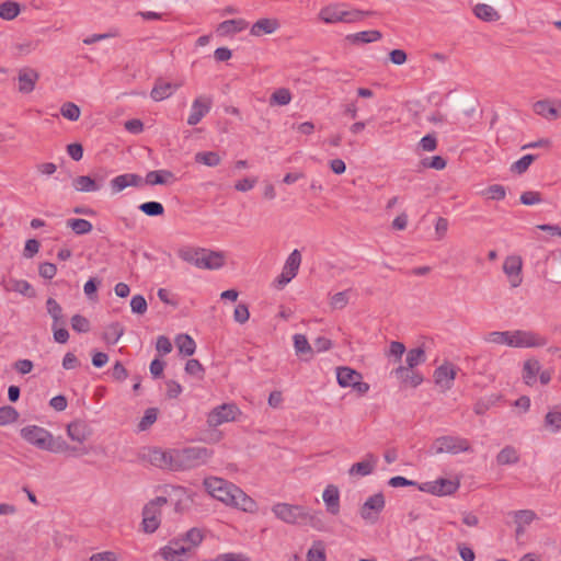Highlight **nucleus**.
I'll return each mask as SVG.
<instances>
[{"label": "nucleus", "mask_w": 561, "mask_h": 561, "mask_svg": "<svg viewBox=\"0 0 561 561\" xmlns=\"http://www.w3.org/2000/svg\"><path fill=\"white\" fill-rule=\"evenodd\" d=\"M20 436L30 445L41 450L50 453H69L73 456L85 455L84 447L70 446L60 436L54 437L53 434L44 427L37 425H27L20 430Z\"/></svg>", "instance_id": "1"}, {"label": "nucleus", "mask_w": 561, "mask_h": 561, "mask_svg": "<svg viewBox=\"0 0 561 561\" xmlns=\"http://www.w3.org/2000/svg\"><path fill=\"white\" fill-rule=\"evenodd\" d=\"M272 512L282 522L290 525L310 526L317 530L324 529V523L320 511H310L302 505L289 503H276Z\"/></svg>", "instance_id": "2"}, {"label": "nucleus", "mask_w": 561, "mask_h": 561, "mask_svg": "<svg viewBox=\"0 0 561 561\" xmlns=\"http://www.w3.org/2000/svg\"><path fill=\"white\" fill-rule=\"evenodd\" d=\"M173 470L184 471L202 467L213 457L214 451L206 447L192 446L180 449H173Z\"/></svg>", "instance_id": "3"}, {"label": "nucleus", "mask_w": 561, "mask_h": 561, "mask_svg": "<svg viewBox=\"0 0 561 561\" xmlns=\"http://www.w3.org/2000/svg\"><path fill=\"white\" fill-rule=\"evenodd\" d=\"M431 450L433 454H451L457 455L460 453H472L473 449L471 447L470 442L467 438L460 437V436H453V435H444L437 437L432 447Z\"/></svg>", "instance_id": "4"}, {"label": "nucleus", "mask_w": 561, "mask_h": 561, "mask_svg": "<svg viewBox=\"0 0 561 561\" xmlns=\"http://www.w3.org/2000/svg\"><path fill=\"white\" fill-rule=\"evenodd\" d=\"M167 497L157 496L147 503L142 510V530L147 534L154 533L160 526V507L167 504Z\"/></svg>", "instance_id": "5"}, {"label": "nucleus", "mask_w": 561, "mask_h": 561, "mask_svg": "<svg viewBox=\"0 0 561 561\" xmlns=\"http://www.w3.org/2000/svg\"><path fill=\"white\" fill-rule=\"evenodd\" d=\"M204 485L207 490V492L215 499H217L218 501L225 503V504H229V502H231V496L230 494L233 493L232 489L233 488H237L236 484L225 480V479H221V478H207L204 480Z\"/></svg>", "instance_id": "6"}, {"label": "nucleus", "mask_w": 561, "mask_h": 561, "mask_svg": "<svg viewBox=\"0 0 561 561\" xmlns=\"http://www.w3.org/2000/svg\"><path fill=\"white\" fill-rule=\"evenodd\" d=\"M239 408L234 403H222L214 408L207 415V424L209 427H217L224 423L236 420L237 414H240Z\"/></svg>", "instance_id": "7"}, {"label": "nucleus", "mask_w": 561, "mask_h": 561, "mask_svg": "<svg viewBox=\"0 0 561 561\" xmlns=\"http://www.w3.org/2000/svg\"><path fill=\"white\" fill-rule=\"evenodd\" d=\"M459 486L460 483L458 480L439 478L435 481H428L420 484L419 490L433 495L445 496L454 494Z\"/></svg>", "instance_id": "8"}, {"label": "nucleus", "mask_w": 561, "mask_h": 561, "mask_svg": "<svg viewBox=\"0 0 561 561\" xmlns=\"http://www.w3.org/2000/svg\"><path fill=\"white\" fill-rule=\"evenodd\" d=\"M385 503V496L380 492L369 496L360 507L362 518L370 524L376 523Z\"/></svg>", "instance_id": "9"}, {"label": "nucleus", "mask_w": 561, "mask_h": 561, "mask_svg": "<svg viewBox=\"0 0 561 561\" xmlns=\"http://www.w3.org/2000/svg\"><path fill=\"white\" fill-rule=\"evenodd\" d=\"M159 554L165 561H186L191 557L190 548L173 538L159 549Z\"/></svg>", "instance_id": "10"}, {"label": "nucleus", "mask_w": 561, "mask_h": 561, "mask_svg": "<svg viewBox=\"0 0 561 561\" xmlns=\"http://www.w3.org/2000/svg\"><path fill=\"white\" fill-rule=\"evenodd\" d=\"M512 347H539L547 344V340L531 331H513Z\"/></svg>", "instance_id": "11"}, {"label": "nucleus", "mask_w": 561, "mask_h": 561, "mask_svg": "<svg viewBox=\"0 0 561 561\" xmlns=\"http://www.w3.org/2000/svg\"><path fill=\"white\" fill-rule=\"evenodd\" d=\"M534 112L548 121H554L561 117V101L540 100L534 104Z\"/></svg>", "instance_id": "12"}, {"label": "nucleus", "mask_w": 561, "mask_h": 561, "mask_svg": "<svg viewBox=\"0 0 561 561\" xmlns=\"http://www.w3.org/2000/svg\"><path fill=\"white\" fill-rule=\"evenodd\" d=\"M110 184L112 193L117 194L129 186L139 187L144 185V179L136 173H125L115 176Z\"/></svg>", "instance_id": "13"}, {"label": "nucleus", "mask_w": 561, "mask_h": 561, "mask_svg": "<svg viewBox=\"0 0 561 561\" xmlns=\"http://www.w3.org/2000/svg\"><path fill=\"white\" fill-rule=\"evenodd\" d=\"M211 101L208 98L199 96L194 100L191 113L187 117V124L190 126L197 125L202 118L210 111Z\"/></svg>", "instance_id": "14"}, {"label": "nucleus", "mask_w": 561, "mask_h": 561, "mask_svg": "<svg viewBox=\"0 0 561 561\" xmlns=\"http://www.w3.org/2000/svg\"><path fill=\"white\" fill-rule=\"evenodd\" d=\"M92 434L90 426L81 420H76L67 425L68 437L79 444H83Z\"/></svg>", "instance_id": "15"}, {"label": "nucleus", "mask_w": 561, "mask_h": 561, "mask_svg": "<svg viewBox=\"0 0 561 561\" xmlns=\"http://www.w3.org/2000/svg\"><path fill=\"white\" fill-rule=\"evenodd\" d=\"M39 79V73L32 68L25 67L19 70V91L24 94L31 93L37 80Z\"/></svg>", "instance_id": "16"}, {"label": "nucleus", "mask_w": 561, "mask_h": 561, "mask_svg": "<svg viewBox=\"0 0 561 561\" xmlns=\"http://www.w3.org/2000/svg\"><path fill=\"white\" fill-rule=\"evenodd\" d=\"M180 87L181 84L167 82L163 79L158 78L150 92V96L153 101L160 102L170 98Z\"/></svg>", "instance_id": "17"}, {"label": "nucleus", "mask_w": 561, "mask_h": 561, "mask_svg": "<svg viewBox=\"0 0 561 561\" xmlns=\"http://www.w3.org/2000/svg\"><path fill=\"white\" fill-rule=\"evenodd\" d=\"M232 491L233 493L230 494L232 501L229 502L228 505L249 513H253L256 510L255 501L247 495L239 486L233 488Z\"/></svg>", "instance_id": "18"}, {"label": "nucleus", "mask_w": 561, "mask_h": 561, "mask_svg": "<svg viewBox=\"0 0 561 561\" xmlns=\"http://www.w3.org/2000/svg\"><path fill=\"white\" fill-rule=\"evenodd\" d=\"M504 273L510 277L512 287H517L522 283V260L518 256H508L503 264Z\"/></svg>", "instance_id": "19"}, {"label": "nucleus", "mask_w": 561, "mask_h": 561, "mask_svg": "<svg viewBox=\"0 0 561 561\" xmlns=\"http://www.w3.org/2000/svg\"><path fill=\"white\" fill-rule=\"evenodd\" d=\"M456 377V370L453 365L444 364L437 367L434 371V378L436 385L440 386L445 390H449L453 387V381Z\"/></svg>", "instance_id": "20"}, {"label": "nucleus", "mask_w": 561, "mask_h": 561, "mask_svg": "<svg viewBox=\"0 0 561 561\" xmlns=\"http://www.w3.org/2000/svg\"><path fill=\"white\" fill-rule=\"evenodd\" d=\"M226 256L221 251L205 250V255H202V263L199 268L204 270H218L225 265Z\"/></svg>", "instance_id": "21"}, {"label": "nucleus", "mask_w": 561, "mask_h": 561, "mask_svg": "<svg viewBox=\"0 0 561 561\" xmlns=\"http://www.w3.org/2000/svg\"><path fill=\"white\" fill-rule=\"evenodd\" d=\"M279 27V23L276 19H260L257 20L250 30V34L252 36L260 37L262 35H267L274 33Z\"/></svg>", "instance_id": "22"}, {"label": "nucleus", "mask_w": 561, "mask_h": 561, "mask_svg": "<svg viewBox=\"0 0 561 561\" xmlns=\"http://www.w3.org/2000/svg\"><path fill=\"white\" fill-rule=\"evenodd\" d=\"M345 4H329L321 9L319 18L324 23L343 22Z\"/></svg>", "instance_id": "23"}, {"label": "nucleus", "mask_w": 561, "mask_h": 561, "mask_svg": "<svg viewBox=\"0 0 561 561\" xmlns=\"http://www.w3.org/2000/svg\"><path fill=\"white\" fill-rule=\"evenodd\" d=\"M322 499L325 503L327 511L332 514L336 515L340 512V492L339 489L330 484L325 488L322 494Z\"/></svg>", "instance_id": "24"}, {"label": "nucleus", "mask_w": 561, "mask_h": 561, "mask_svg": "<svg viewBox=\"0 0 561 561\" xmlns=\"http://www.w3.org/2000/svg\"><path fill=\"white\" fill-rule=\"evenodd\" d=\"M377 461V458L373 454H367L364 460L352 465L348 473L351 476H368L374 471Z\"/></svg>", "instance_id": "25"}, {"label": "nucleus", "mask_w": 561, "mask_h": 561, "mask_svg": "<svg viewBox=\"0 0 561 561\" xmlns=\"http://www.w3.org/2000/svg\"><path fill=\"white\" fill-rule=\"evenodd\" d=\"M362 378L360 373L347 366L336 368L337 383L343 388L352 387L356 380H360Z\"/></svg>", "instance_id": "26"}, {"label": "nucleus", "mask_w": 561, "mask_h": 561, "mask_svg": "<svg viewBox=\"0 0 561 561\" xmlns=\"http://www.w3.org/2000/svg\"><path fill=\"white\" fill-rule=\"evenodd\" d=\"M248 27V22L243 19L226 20L221 22L217 32L221 36L239 33Z\"/></svg>", "instance_id": "27"}, {"label": "nucleus", "mask_w": 561, "mask_h": 561, "mask_svg": "<svg viewBox=\"0 0 561 561\" xmlns=\"http://www.w3.org/2000/svg\"><path fill=\"white\" fill-rule=\"evenodd\" d=\"M175 539L181 541L182 545H185V547H188L190 552L192 553V551L202 543L204 535L199 528L193 527L184 535L176 537Z\"/></svg>", "instance_id": "28"}, {"label": "nucleus", "mask_w": 561, "mask_h": 561, "mask_svg": "<svg viewBox=\"0 0 561 561\" xmlns=\"http://www.w3.org/2000/svg\"><path fill=\"white\" fill-rule=\"evenodd\" d=\"M393 373L397 378L404 382H409L412 387H417L423 381L421 374L414 371L412 368L404 367L403 365H400L398 368H396Z\"/></svg>", "instance_id": "29"}, {"label": "nucleus", "mask_w": 561, "mask_h": 561, "mask_svg": "<svg viewBox=\"0 0 561 561\" xmlns=\"http://www.w3.org/2000/svg\"><path fill=\"white\" fill-rule=\"evenodd\" d=\"M46 309L47 313L53 319L54 327L67 324L66 318L62 312V307L57 302L56 299L49 297L46 300Z\"/></svg>", "instance_id": "30"}, {"label": "nucleus", "mask_w": 561, "mask_h": 561, "mask_svg": "<svg viewBox=\"0 0 561 561\" xmlns=\"http://www.w3.org/2000/svg\"><path fill=\"white\" fill-rule=\"evenodd\" d=\"M294 347L296 354L304 360L310 359L313 354V350L304 334L294 335Z\"/></svg>", "instance_id": "31"}, {"label": "nucleus", "mask_w": 561, "mask_h": 561, "mask_svg": "<svg viewBox=\"0 0 561 561\" xmlns=\"http://www.w3.org/2000/svg\"><path fill=\"white\" fill-rule=\"evenodd\" d=\"M382 37V34L379 31H363L355 34H350L346 36V39L352 44H367L377 42Z\"/></svg>", "instance_id": "32"}, {"label": "nucleus", "mask_w": 561, "mask_h": 561, "mask_svg": "<svg viewBox=\"0 0 561 561\" xmlns=\"http://www.w3.org/2000/svg\"><path fill=\"white\" fill-rule=\"evenodd\" d=\"M173 449L169 451H163L160 449L153 450L150 455V461L152 465L160 467V468H168L170 470H173V459H171L170 456L173 457Z\"/></svg>", "instance_id": "33"}, {"label": "nucleus", "mask_w": 561, "mask_h": 561, "mask_svg": "<svg viewBox=\"0 0 561 561\" xmlns=\"http://www.w3.org/2000/svg\"><path fill=\"white\" fill-rule=\"evenodd\" d=\"M545 426L551 432L561 431V404L554 405L545 416Z\"/></svg>", "instance_id": "34"}, {"label": "nucleus", "mask_w": 561, "mask_h": 561, "mask_svg": "<svg viewBox=\"0 0 561 561\" xmlns=\"http://www.w3.org/2000/svg\"><path fill=\"white\" fill-rule=\"evenodd\" d=\"M72 186L78 192H96L101 190V184H96L90 175H80L72 181Z\"/></svg>", "instance_id": "35"}, {"label": "nucleus", "mask_w": 561, "mask_h": 561, "mask_svg": "<svg viewBox=\"0 0 561 561\" xmlns=\"http://www.w3.org/2000/svg\"><path fill=\"white\" fill-rule=\"evenodd\" d=\"M473 13L478 19L485 22H494L501 18L499 12L492 5L485 3H478L473 8Z\"/></svg>", "instance_id": "36"}, {"label": "nucleus", "mask_w": 561, "mask_h": 561, "mask_svg": "<svg viewBox=\"0 0 561 561\" xmlns=\"http://www.w3.org/2000/svg\"><path fill=\"white\" fill-rule=\"evenodd\" d=\"M173 178V173L169 170H157L147 173L144 179V184L148 185H163L168 183L169 179Z\"/></svg>", "instance_id": "37"}, {"label": "nucleus", "mask_w": 561, "mask_h": 561, "mask_svg": "<svg viewBox=\"0 0 561 561\" xmlns=\"http://www.w3.org/2000/svg\"><path fill=\"white\" fill-rule=\"evenodd\" d=\"M205 250L206 249L204 248L184 249L179 251V256L183 261L191 263L199 268L202 263V255H205Z\"/></svg>", "instance_id": "38"}, {"label": "nucleus", "mask_w": 561, "mask_h": 561, "mask_svg": "<svg viewBox=\"0 0 561 561\" xmlns=\"http://www.w3.org/2000/svg\"><path fill=\"white\" fill-rule=\"evenodd\" d=\"M513 331H493L485 335L484 341L499 345H507L512 347Z\"/></svg>", "instance_id": "39"}, {"label": "nucleus", "mask_w": 561, "mask_h": 561, "mask_svg": "<svg viewBox=\"0 0 561 561\" xmlns=\"http://www.w3.org/2000/svg\"><path fill=\"white\" fill-rule=\"evenodd\" d=\"M519 456L513 446H505L497 455L496 462L501 466L514 465L518 462Z\"/></svg>", "instance_id": "40"}, {"label": "nucleus", "mask_w": 561, "mask_h": 561, "mask_svg": "<svg viewBox=\"0 0 561 561\" xmlns=\"http://www.w3.org/2000/svg\"><path fill=\"white\" fill-rule=\"evenodd\" d=\"M175 342L181 354L185 356H191L195 353V341L188 334L178 335Z\"/></svg>", "instance_id": "41"}, {"label": "nucleus", "mask_w": 561, "mask_h": 561, "mask_svg": "<svg viewBox=\"0 0 561 561\" xmlns=\"http://www.w3.org/2000/svg\"><path fill=\"white\" fill-rule=\"evenodd\" d=\"M67 226L78 236L90 233L93 229V226L89 220L81 218L68 219Z\"/></svg>", "instance_id": "42"}, {"label": "nucleus", "mask_w": 561, "mask_h": 561, "mask_svg": "<svg viewBox=\"0 0 561 561\" xmlns=\"http://www.w3.org/2000/svg\"><path fill=\"white\" fill-rule=\"evenodd\" d=\"M301 264V253L299 250L295 249L289 256L287 257L283 270L286 274H290V276H296Z\"/></svg>", "instance_id": "43"}, {"label": "nucleus", "mask_w": 561, "mask_h": 561, "mask_svg": "<svg viewBox=\"0 0 561 561\" xmlns=\"http://www.w3.org/2000/svg\"><path fill=\"white\" fill-rule=\"evenodd\" d=\"M540 370V364L536 359L525 362L523 368V378L527 385H533L536 381V375Z\"/></svg>", "instance_id": "44"}, {"label": "nucleus", "mask_w": 561, "mask_h": 561, "mask_svg": "<svg viewBox=\"0 0 561 561\" xmlns=\"http://www.w3.org/2000/svg\"><path fill=\"white\" fill-rule=\"evenodd\" d=\"M307 561H327L325 545L322 540L313 541L307 552Z\"/></svg>", "instance_id": "45"}, {"label": "nucleus", "mask_w": 561, "mask_h": 561, "mask_svg": "<svg viewBox=\"0 0 561 561\" xmlns=\"http://www.w3.org/2000/svg\"><path fill=\"white\" fill-rule=\"evenodd\" d=\"M426 359L425 352L422 347H415L407 353L404 367L414 368L424 363Z\"/></svg>", "instance_id": "46"}, {"label": "nucleus", "mask_w": 561, "mask_h": 561, "mask_svg": "<svg viewBox=\"0 0 561 561\" xmlns=\"http://www.w3.org/2000/svg\"><path fill=\"white\" fill-rule=\"evenodd\" d=\"M195 161L207 167H217L221 158L215 151H199L195 154Z\"/></svg>", "instance_id": "47"}, {"label": "nucleus", "mask_w": 561, "mask_h": 561, "mask_svg": "<svg viewBox=\"0 0 561 561\" xmlns=\"http://www.w3.org/2000/svg\"><path fill=\"white\" fill-rule=\"evenodd\" d=\"M20 13V5L14 1H4L0 4V18L3 20H13Z\"/></svg>", "instance_id": "48"}, {"label": "nucleus", "mask_w": 561, "mask_h": 561, "mask_svg": "<svg viewBox=\"0 0 561 561\" xmlns=\"http://www.w3.org/2000/svg\"><path fill=\"white\" fill-rule=\"evenodd\" d=\"M139 210L149 217H158L164 214V207L159 202H145L138 206Z\"/></svg>", "instance_id": "49"}, {"label": "nucleus", "mask_w": 561, "mask_h": 561, "mask_svg": "<svg viewBox=\"0 0 561 561\" xmlns=\"http://www.w3.org/2000/svg\"><path fill=\"white\" fill-rule=\"evenodd\" d=\"M291 101V93L286 88H279L275 90L271 98H270V104L271 105H287Z\"/></svg>", "instance_id": "50"}, {"label": "nucleus", "mask_w": 561, "mask_h": 561, "mask_svg": "<svg viewBox=\"0 0 561 561\" xmlns=\"http://www.w3.org/2000/svg\"><path fill=\"white\" fill-rule=\"evenodd\" d=\"M124 334V327L118 322H113L106 327L104 339L111 343L115 344L118 342L121 336Z\"/></svg>", "instance_id": "51"}, {"label": "nucleus", "mask_w": 561, "mask_h": 561, "mask_svg": "<svg viewBox=\"0 0 561 561\" xmlns=\"http://www.w3.org/2000/svg\"><path fill=\"white\" fill-rule=\"evenodd\" d=\"M10 283L12 284V286L8 287L7 288L8 290H13V291L20 293L24 296H27V297L35 296V291H34L32 285L27 280L12 279Z\"/></svg>", "instance_id": "52"}, {"label": "nucleus", "mask_w": 561, "mask_h": 561, "mask_svg": "<svg viewBox=\"0 0 561 561\" xmlns=\"http://www.w3.org/2000/svg\"><path fill=\"white\" fill-rule=\"evenodd\" d=\"M20 414L18 410L11 405L0 408V426H4L18 421Z\"/></svg>", "instance_id": "53"}, {"label": "nucleus", "mask_w": 561, "mask_h": 561, "mask_svg": "<svg viewBox=\"0 0 561 561\" xmlns=\"http://www.w3.org/2000/svg\"><path fill=\"white\" fill-rule=\"evenodd\" d=\"M60 114L65 118L76 122L79 119L81 111L77 104H75L72 102H66L60 107Z\"/></svg>", "instance_id": "54"}, {"label": "nucleus", "mask_w": 561, "mask_h": 561, "mask_svg": "<svg viewBox=\"0 0 561 561\" xmlns=\"http://www.w3.org/2000/svg\"><path fill=\"white\" fill-rule=\"evenodd\" d=\"M535 159H536L535 154H526V156L522 157L519 160L515 161L511 165V172L517 173V174H523L524 172L527 171V169L535 161Z\"/></svg>", "instance_id": "55"}, {"label": "nucleus", "mask_w": 561, "mask_h": 561, "mask_svg": "<svg viewBox=\"0 0 561 561\" xmlns=\"http://www.w3.org/2000/svg\"><path fill=\"white\" fill-rule=\"evenodd\" d=\"M514 522L516 525H529L533 520L536 519L537 515L531 510H520L513 512Z\"/></svg>", "instance_id": "56"}, {"label": "nucleus", "mask_w": 561, "mask_h": 561, "mask_svg": "<svg viewBox=\"0 0 561 561\" xmlns=\"http://www.w3.org/2000/svg\"><path fill=\"white\" fill-rule=\"evenodd\" d=\"M371 14H373L371 11H362V10H357V9H352V10L344 9L343 23L358 22Z\"/></svg>", "instance_id": "57"}, {"label": "nucleus", "mask_w": 561, "mask_h": 561, "mask_svg": "<svg viewBox=\"0 0 561 561\" xmlns=\"http://www.w3.org/2000/svg\"><path fill=\"white\" fill-rule=\"evenodd\" d=\"M158 416V410L156 408H148L145 411V415L141 417L138 430L146 431L148 430L156 421Z\"/></svg>", "instance_id": "58"}, {"label": "nucleus", "mask_w": 561, "mask_h": 561, "mask_svg": "<svg viewBox=\"0 0 561 561\" xmlns=\"http://www.w3.org/2000/svg\"><path fill=\"white\" fill-rule=\"evenodd\" d=\"M496 400L497 398L495 396L478 400L473 405L474 413L483 415L496 402Z\"/></svg>", "instance_id": "59"}, {"label": "nucleus", "mask_w": 561, "mask_h": 561, "mask_svg": "<svg viewBox=\"0 0 561 561\" xmlns=\"http://www.w3.org/2000/svg\"><path fill=\"white\" fill-rule=\"evenodd\" d=\"M71 328L79 333H87L90 331V321L81 314H75L71 318Z\"/></svg>", "instance_id": "60"}, {"label": "nucleus", "mask_w": 561, "mask_h": 561, "mask_svg": "<svg viewBox=\"0 0 561 561\" xmlns=\"http://www.w3.org/2000/svg\"><path fill=\"white\" fill-rule=\"evenodd\" d=\"M350 290H344L334 294L330 299V306L333 309H343L348 304Z\"/></svg>", "instance_id": "61"}, {"label": "nucleus", "mask_w": 561, "mask_h": 561, "mask_svg": "<svg viewBox=\"0 0 561 561\" xmlns=\"http://www.w3.org/2000/svg\"><path fill=\"white\" fill-rule=\"evenodd\" d=\"M447 161L440 156H434L430 158H424L422 160V165L424 168H431L435 170H443L446 168Z\"/></svg>", "instance_id": "62"}, {"label": "nucleus", "mask_w": 561, "mask_h": 561, "mask_svg": "<svg viewBox=\"0 0 561 561\" xmlns=\"http://www.w3.org/2000/svg\"><path fill=\"white\" fill-rule=\"evenodd\" d=\"M485 194L493 201H502L506 196V190L503 185L493 184L485 190Z\"/></svg>", "instance_id": "63"}, {"label": "nucleus", "mask_w": 561, "mask_h": 561, "mask_svg": "<svg viewBox=\"0 0 561 561\" xmlns=\"http://www.w3.org/2000/svg\"><path fill=\"white\" fill-rule=\"evenodd\" d=\"M214 561H250V558H248L243 553L228 552V553L218 554L214 559Z\"/></svg>", "instance_id": "64"}]
</instances>
